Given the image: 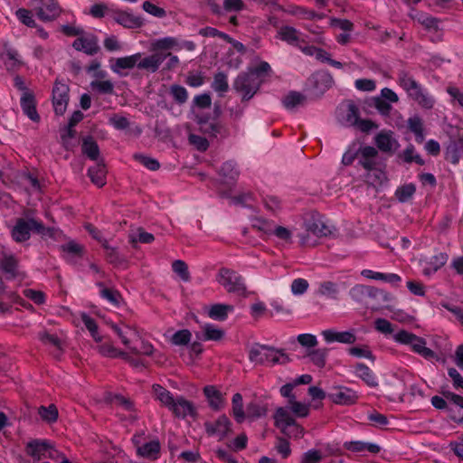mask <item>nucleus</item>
<instances>
[{
  "label": "nucleus",
  "instance_id": "f257e3e1",
  "mask_svg": "<svg viewBox=\"0 0 463 463\" xmlns=\"http://www.w3.org/2000/svg\"><path fill=\"white\" fill-rule=\"evenodd\" d=\"M309 405L298 402L296 399L288 401V407H279L274 412L275 426L285 435H290L289 428L295 430L296 437H303L304 429L293 418L290 412L298 418H305L309 414Z\"/></svg>",
  "mask_w": 463,
  "mask_h": 463
},
{
  "label": "nucleus",
  "instance_id": "f03ea898",
  "mask_svg": "<svg viewBox=\"0 0 463 463\" xmlns=\"http://www.w3.org/2000/svg\"><path fill=\"white\" fill-rule=\"evenodd\" d=\"M306 232L298 233L299 243L303 247H314L317 244V239L332 234L334 226L329 221L318 213H311L304 221Z\"/></svg>",
  "mask_w": 463,
  "mask_h": 463
},
{
  "label": "nucleus",
  "instance_id": "7ed1b4c3",
  "mask_svg": "<svg viewBox=\"0 0 463 463\" xmlns=\"http://www.w3.org/2000/svg\"><path fill=\"white\" fill-rule=\"evenodd\" d=\"M249 360L256 364L274 365L286 364L288 358L283 350L267 345L254 344L249 351Z\"/></svg>",
  "mask_w": 463,
  "mask_h": 463
},
{
  "label": "nucleus",
  "instance_id": "20e7f679",
  "mask_svg": "<svg viewBox=\"0 0 463 463\" xmlns=\"http://www.w3.org/2000/svg\"><path fill=\"white\" fill-rule=\"evenodd\" d=\"M393 339L396 343L409 345L413 353L425 359L430 360L436 357L435 352L426 346V340L411 332L402 329L393 335Z\"/></svg>",
  "mask_w": 463,
  "mask_h": 463
},
{
  "label": "nucleus",
  "instance_id": "39448f33",
  "mask_svg": "<svg viewBox=\"0 0 463 463\" xmlns=\"http://www.w3.org/2000/svg\"><path fill=\"white\" fill-rule=\"evenodd\" d=\"M217 280L228 292L235 293L238 296H246L245 280L237 271L222 268L219 269Z\"/></svg>",
  "mask_w": 463,
  "mask_h": 463
},
{
  "label": "nucleus",
  "instance_id": "423d86ee",
  "mask_svg": "<svg viewBox=\"0 0 463 463\" xmlns=\"http://www.w3.org/2000/svg\"><path fill=\"white\" fill-rule=\"evenodd\" d=\"M442 396L435 395L431 397V405L438 410H446L452 411L451 406L454 405L463 410V396L450 391H442ZM450 419L458 424L463 425V415L459 418L450 415Z\"/></svg>",
  "mask_w": 463,
  "mask_h": 463
},
{
  "label": "nucleus",
  "instance_id": "0eeeda50",
  "mask_svg": "<svg viewBox=\"0 0 463 463\" xmlns=\"http://www.w3.org/2000/svg\"><path fill=\"white\" fill-rule=\"evenodd\" d=\"M166 57H169L165 65L164 70L171 71L176 68L180 62L179 58L172 53L155 52L149 56L145 57L138 64L137 69L146 70L149 72H156Z\"/></svg>",
  "mask_w": 463,
  "mask_h": 463
},
{
  "label": "nucleus",
  "instance_id": "6e6552de",
  "mask_svg": "<svg viewBox=\"0 0 463 463\" xmlns=\"http://www.w3.org/2000/svg\"><path fill=\"white\" fill-rule=\"evenodd\" d=\"M262 82V80L253 77L249 71L241 72L235 79L233 88L237 92L241 93L243 101H248L257 93Z\"/></svg>",
  "mask_w": 463,
  "mask_h": 463
},
{
  "label": "nucleus",
  "instance_id": "1a4fd4ad",
  "mask_svg": "<svg viewBox=\"0 0 463 463\" xmlns=\"http://www.w3.org/2000/svg\"><path fill=\"white\" fill-rule=\"evenodd\" d=\"M399 101L398 95L389 88L381 90L380 96L373 97L371 106H373L380 115L388 117L392 109V103Z\"/></svg>",
  "mask_w": 463,
  "mask_h": 463
},
{
  "label": "nucleus",
  "instance_id": "9d476101",
  "mask_svg": "<svg viewBox=\"0 0 463 463\" xmlns=\"http://www.w3.org/2000/svg\"><path fill=\"white\" fill-rule=\"evenodd\" d=\"M69 86L56 80L52 88V106L56 115L62 116L66 111L69 102Z\"/></svg>",
  "mask_w": 463,
  "mask_h": 463
},
{
  "label": "nucleus",
  "instance_id": "9b49d317",
  "mask_svg": "<svg viewBox=\"0 0 463 463\" xmlns=\"http://www.w3.org/2000/svg\"><path fill=\"white\" fill-rule=\"evenodd\" d=\"M350 297L356 302H364L367 298H380L383 301H388V294L373 286H366L357 284L354 286L349 291Z\"/></svg>",
  "mask_w": 463,
  "mask_h": 463
},
{
  "label": "nucleus",
  "instance_id": "f8f14e48",
  "mask_svg": "<svg viewBox=\"0 0 463 463\" xmlns=\"http://www.w3.org/2000/svg\"><path fill=\"white\" fill-rule=\"evenodd\" d=\"M33 223H37V220L30 219H17L15 225L11 231L12 238L16 242H24L31 237V232H36V227Z\"/></svg>",
  "mask_w": 463,
  "mask_h": 463
},
{
  "label": "nucleus",
  "instance_id": "ddd939ff",
  "mask_svg": "<svg viewBox=\"0 0 463 463\" xmlns=\"http://www.w3.org/2000/svg\"><path fill=\"white\" fill-rule=\"evenodd\" d=\"M327 396L332 402L345 406L356 403L359 398L354 390L346 386H336Z\"/></svg>",
  "mask_w": 463,
  "mask_h": 463
},
{
  "label": "nucleus",
  "instance_id": "4468645a",
  "mask_svg": "<svg viewBox=\"0 0 463 463\" xmlns=\"http://www.w3.org/2000/svg\"><path fill=\"white\" fill-rule=\"evenodd\" d=\"M35 7L37 17L43 22H52L61 14V7L57 0H38Z\"/></svg>",
  "mask_w": 463,
  "mask_h": 463
},
{
  "label": "nucleus",
  "instance_id": "2eb2a0df",
  "mask_svg": "<svg viewBox=\"0 0 463 463\" xmlns=\"http://www.w3.org/2000/svg\"><path fill=\"white\" fill-rule=\"evenodd\" d=\"M204 426L208 435H216L220 439L232 432V421L225 414L219 416L214 421L205 422Z\"/></svg>",
  "mask_w": 463,
  "mask_h": 463
},
{
  "label": "nucleus",
  "instance_id": "dca6fc26",
  "mask_svg": "<svg viewBox=\"0 0 463 463\" xmlns=\"http://www.w3.org/2000/svg\"><path fill=\"white\" fill-rule=\"evenodd\" d=\"M52 449V443L47 439H34L25 445V453L35 461L46 458L47 452Z\"/></svg>",
  "mask_w": 463,
  "mask_h": 463
},
{
  "label": "nucleus",
  "instance_id": "f3484780",
  "mask_svg": "<svg viewBox=\"0 0 463 463\" xmlns=\"http://www.w3.org/2000/svg\"><path fill=\"white\" fill-rule=\"evenodd\" d=\"M176 418L184 419L187 416L195 418L197 411L194 403L182 395H176L173 407L169 410Z\"/></svg>",
  "mask_w": 463,
  "mask_h": 463
},
{
  "label": "nucleus",
  "instance_id": "a211bd4d",
  "mask_svg": "<svg viewBox=\"0 0 463 463\" xmlns=\"http://www.w3.org/2000/svg\"><path fill=\"white\" fill-rule=\"evenodd\" d=\"M378 151L371 146H363L358 149V164L367 171L377 169Z\"/></svg>",
  "mask_w": 463,
  "mask_h": 463
},
{
  "label": "nucleus",
  "instance_id": "6ab92c4d",
  "mask_svg": "<svg viewBox=\"0 0 463 463\" xmlns=\"http://www.w3.org/2000/svg\"><path fill=\"white\" fill-rule=\"evenodd\" d=\"M352 373L362 380L368 387L379 386V380L374 372L364 363H356L352 366Z\"/></svg>",
  "mask_w": 463,
  "mask_h": 463
},
{
  "label": "nucleus",
  "instance_id": "aec40b11",
  "mask_svg": "<svg viewBox=\"0 0 463 463\" xmlns=\"http://www.w3.org/2000/svg\"><path fill=\"white\" fill-rule=\"evenodd\" d=\"M72 47L88 55H95L99 51V41L96 35L88 34L78 37L72 43Z\"/></svg>",
  "mask_w": 463,
  "mask_h": 463
},
{
  "label": "nucleus",
  "instance_id": "412c9836",
  "mask_svg": "<svg viewBox=\"0 0 463 463\" xmlns=\"http://www.w3.org/2000/svg\"><path fill=\"white\" fill-rule=\"evenodd\" d=\"M303 33L293 26L282 25L278 31V37L288 44L298 47L300 43H306L302 38Z\"/></svg>",
  "mask_w": 463,
  "mask_h": 463
},
{
  "label": "nucleus",
  "instance_id": "4be33fe9",
  "mask_svg": "<svg viewBox=\"0 0 463 463\" xmlns=\"http://www.w3.org/2000/svg\"><path fill=\"white\" fill-rule=\"evenodd\" d=\"M36 100L32 91H24L20 99L21 109L32 121L39 122L40 116L36 109Z\"/></svg>",
  "mask_w": 463,
  "mask_h": 463
},
{
  "label": "nucleus",
  "instance_id": "5701e85b",
  "mask_svg": "<svg viewBox=\"0 0 463 463\" xmlns=\"http://www.w3.org/2000/svg\"><path fill=\"white\" fill-rule=\"evenodd\" d=\"M322 335L325 341L328 344L331 343H341V344H354L356 342V335L354 331H335L332 329H326L322 332Z\"/></svg>",
  "mask_w": 463,
  "mask_h": 463
},
{
  "label": "nucleus",
  "instance_id": "b1692460",
  "mask_svg": "<svg viewBox=\"0 0 463 463\" xmlns=\"http://www.w3.org/2000/svg\"><path fill=\"white\" fill-rule=\"evenodd\" d=\"M142 53L137 52L132 55L119 57L115 59L114 63L110 65V69L114 73L121 74L120 70H131L137 67V64L143 60Z\"/></svg>",
  "mask_w": 463,
  "mask_h": 463
},
{
  "label": "nucleus",
  "instance_id": "393cba45",
  "mask_svg": "<svg viewBox=\"0 0 463 463\" xmlns=\"http://www.w3.org/2000/svg\"><path fill=\"white\" fill-rule=\"evenodd\" d=\"M112 17L117 24L126 28H139L143 24L140 17L122 10H113Z\"/></svg>",
  "mask_w": 463,
  "mask_h": 463
},
{
  "label": "nucleus",
  "instance_id": "a878e982",
  "mask_svg": "<svg viewBox=\"0 0 463 463\" xmlns=\"http://www.w3.org/2000/svg\"><path fill=\"white\" fill-rule=\"evenodd\" d=\"M161 444L157 439L146 442L137 448L139 457L156 460L160 457Z\"/></svg>",
  "mask_w": 463,
  "mask_h": 463
},
{
  "label": "nucleus",
  "instance_id": "bb28decb",
  "mask_svg": "<svg viewBox=\"0 0 463 463\" xmlns=\"http://www.w3.org/2000/svg\"><path fill=\"white\" fill-rule=\"evenodd\" d=\"M344 448L351 452H364L367 451L371 454H378L381 451V447L373 442H366L362 440L345 441Z\"/></svg>",
  "mask_w": 463,
  "mask_h": 463
},
{
  "label": "nucleus",
  "instance_id": "cd10ccee",
  "mask_svg": "<svg viewBox=\"0 0 463 463\" xmlns=\"http://www.w3.org/2000/svg\"><path fill=\"white\" fill-rule=\"evenodd\" d=\"M99 288V297L115 307H118L123 300L120 292L112 288H106L104 283L99 281L96 283Z\"/></svg>",
  "mask_w": 463,
  "mask_h": 463
},
{
  "label": "nucleus",
  "instance_id": "c85d7f7f",
  "mask_svg": "<svg viewBox=\"0 0 463 463\" xmlns=\"http://www.w3.org/2000/svg\"><path fill=\"white\" fill-rule=\"evenodd\" d=\"M361 275L366 279L382 280L392 286H397L402 281L401 276L395 273H383L372 269H363Z\"/></svg>",
  "mask_w": 463,
  "mask_h": 463
},
{
  "label": "nucleus",
  "instance_id": "c756f323",
  "mask_svg": "<svg viewBox=\"0 0 463 463\" xmlns=\"http://www.w3.org/2000/svg\"><path fill=\"white\" fill-rule=\"evenodd\" d=\"M203 394L206 397L209 406L213 411H220L223 405L222 393L213 385H206L203 388Z\"/></svg>",
  "mask_w": 463,
  "mask_h": 463
},
{
  "label": "nucleus",
  "instance_id": "7c9ffc66",
  "mask_svg": "<svg viewBox=\"0 0 463 463\" xmlns=\"http://www.w3.org/2000/svg\"><path fill=\"white\" fill-rule=\"evenodd\" d=\"M219 174L226 179V184H234L240 175L237 163L233 160L224 162L220 168Z\"/></svg>",
  "mask_w": 463,
  "mask_h": 463
},
{
  "label": "nucleus",
  "instance_id": "2f4dec72",
  "mask_svg": "<svg viewBox=\"0 0 463 463\" xmlns=\"http://www.w3.org/2000/svg\"><path fill=\"white\" fill-rule=\"evenodd\" d=\"M313 80L314 87L320 95L329 90L334 83L332 75L327 71H321L314 74Z\"/></svg>",
  "mask_w": 463,
  "mask_h": 463
},
{
  "label": "nucleus",
  "instance_id": "473e14b6",
  "mask_svg": "<svg viewBox=\"0 0 463 463\" xmlns=\"http://www.w3.org/2000/svg\"><path fill=\"white\" fill-rule=\"evenodd\" d=\"M0 268L7 279H14L17 275L18 261L13 254H3L0 259Z\"/></svg>",
  "mask_w": 463,
  "mask_h": 463
},
{
  "label": "nucleus",
  "instance_id": "72a5a7b5",
  "mask_svg": "<svg viewBox=\"0 0 463 463\" xmlns=\"http://www.w3.org/2000/svg\"><path fill=\"white\" fill-rule=\"evenodd\" d=\"M106 175L107 170L103 163H98L88 169V176L98 187H103L106 184Z\"/></svg>",
  "mask_w": 463,
  "mask_h": 463
},
{
  "label": "nucleus",
  "instance_id": "f704fd0d",
  "mask_svg": "<svg viewBox=\"0 0 463 463\" xmlns=\"http://www.w3.org/2000/svg\"><path fill=\"white\" fill-rule=\"evenodd\" d=\"M81 151L83 155L92 161H97L99 156V145L91 136L82 138Z\"/></svg>",
  "mask_w": 463,
  "mask_h": 463
},
{
  "label": "nucleus",
  "instance_id": "c9c22d12",
  "mask_svg": "<svg viewBox=\"0 0 463 463\" xmlns=\"http://www.w3.org/2000/svg\"><path fill=\"white\" fill-rule=\"evenodd\" d=\"M407 127L408 129L414 134L415 136V141L418 144H420L424 140V128H423V121L421 118L418 115H414L412 117H410L407 119Z\"/></svg>",
  "mask_w": 463,
  "mask_h": 463
},
{
  "label": "nucleus",
  "instance_id": "e433bc0d",
  "mask_svg": "<svg viewBox=\"0 0 463 463\" xmlns=\"http://www.w3.org/2000/svg\"><path fill=\"white\" fill-rule=\"evenodd\" d=\"M153 391L156 399L159 401L163 406L166 407L168 410H170V407H173L175 397H174L170 391L159 384H154Z\"/></svg>",
  "mask_w": 463,
  "mask_h": 463
},
{
  "label": "nucleus",
  "instance_id": "4c0bfd02",
  "mask_svg": "<svg viewBox=\"0 0 463 463\" xmlns=\"http://www.w3.org/2000/svg\"><path fill=\"white\" fill-rule=\"evenodd\" d=\"M232 414L237 423H242L246 418L242 395L239 392L233 394L232 399Z\"/></svg>",
  "mask_w": 463,
  "mask_h": 463
},
{
  "label": "nucleus",
  "instance_id": "58836bf2",
  "mask_svg": "<svg viewBox=\"0 0 463 463\" xmlns=\"http://www.w3.org/2000/svg\"><path fill=\"white\" fill-rule=\"evenodd\" d=\"M396 141L392 138V133L382 131L375 137V145L379 150L385 153L392 151V146Z\"/></svg>",
  "mask_w": 463,
  "mask_h": 463
},
{
  "label": "nucleus",
  "instance_id": "ea45409f",
  "mask_svg": "<svg viewBox=\"0 0 463 463\" xmlns=\"http://www.w3.org/2000/svg\"><path fill=\"white\" fill-rule=\"evenodd\" d=\"M233 310V307L225 304H214L208 312L209 317L216 321H224L228 317V313Z\"/></svg>",
  "mask_w": 463,
  "mask_h": 463
},
{
  "label": "nucleus",
  "instance_id": "a19ab883",
  "mask_svg": "<svg viewBox=\"0 0 463 463\" xmlns=\"http://www.w3.org/2000/svg\"><path fill=\"white\" fill-rule=\"evenodd\" d=\"M97 350L98 352L104 357L109 358H118L121 357L126 359L128 357V354L118 348H116L112 344L110 343H98Z\"/></svg>",
  "mask_w": 463,
  "mask_h": 463
},
{
  "label": "nucleus",
  "instance_id": "79ce46f5",
  "mask_svg": "<svg viewBox=\"0 0 463 463\" xmlns=\"http://www.w3.org/2000/svg\"><path fill=\"white\" fill-rule=\"evenodd\" d=\"M80 318L87 330L90 332L91 337L96 343L102 341V336L99 334V326L96 320L88 315L86 312L80 314Z\"/></svg>",
  "mask_w": 463,
  "mask_h": 463
},
{
  "label": "nucleus",
  "instance_id": "37998d69",
  "mask_svg": "<svg viewBox=\"0 0 463 463\" xmlns=\"http://www.w3.org/2000/svg\"><path fill=\"white\" fill-rule=\"evenodd\" d=\"M102 248L106 251V259L110 264L120 266L127 263V259L119 253L117 248L110 246L109 242L104 243Z\"/></svg>",
  "mask_w": 463,
  "mask_h": 463
},
{
  "label": "nucleus",
  "instance_id": "c03bdc74",
  "mask_svg": "<svg viewBox=\"0 0 463 463\" xmlns=\"http://www.w3.org/2000/svg\"><path fill=\"white\" fill-rule=\"evenodd\" d=\"M447 260L448 255L443 252L432 256L428 262L430 267L424 269V273L429 275L437 272L446 264Z\"/></svg>",
  "mask_w": 463,
  "mask_h": 463
},
{
  "label": "nucleus",
  "instance_id": "a18cd8bd",
  "mask_svg": "<svg viewBox=\"0 0 463 463\" xmlns=\"http://www.w3.org/2000/svg\"><path fill=\"white\" fill-rule=\"evenodd\" d=\"M398 83L401 88L408 94L411 90H415L420 84L408 71H401L398 73Z\"/></svg>",
  "mask_w": 463,
  "mask_h": 463
},
{
  "label": "nucleus",
  "instance_id": "49530a36",
  "mask_svg": "<svg viewBox=\"0 0 463 463\" xmlns=\"http://www.w3.org/2000/svg\"><path fill=\"white\" fill-rule=\"evenodd\" d=\"M212 88L216 92H218L220 96H222L223 93L227 92L229 90L227 74L223 71H218L215 73L212 83Z\"/></svg>",
  "mask_w": 463,
  "mask_h": 463
},
{
  "label": "nucleus",
  "instance_id": "de8ad7c7",
  "mask_svg": "<svg viewBox=\"0 0 463 463\" xmlns=\"http://www.w3.org/2000/svg\"><path fill=\"white\" fill-rule=\"evenodd\" d=\"M347 353L349 355L357 357V358H365L374 363L376 357L370 350L368 345H361V346H352L347 349Z\"/></svg>",
  "mask_w": 463,
  "mask_h": 463
},
{
  "label": "nucleus",
  "instance_id": "09e8293b",
  "mask_svg": "<svg viewBox=\"0 0 463 463\" xmlns=\"http://www.w3.org/2000/svg\"><path fill=\"white\" fill-rule=\"evenodd\" d=\"M306 100L305 95L298 91H289L283 99V105L288 109H292Z\"/></svg>",
  "mask_w": 463,
  "mask_h": 463
},
{
  "label": "nucleus",
  "instance_id": "8fccbe9b",
  "mask_svg": "<svg viewBox=\"0 0 463 463\" xmlns=\"http://www.w3.org/2000/svg\"><path fill=\"white\" fill-rule=\"evenodd\" d=\"M416 186L412 183L399 186L395 191V196L401 203L408 202L415 194Z\"/></svg>",
  "mask_w": 463,
  "mask_h": 463
},
{
  "label": "nucleus",
  "instance_id": "3c124183",
  "mask_svg": "<svg viewBox=\"0 0 463 463\" xmlns=\"http://www.w3.org/2000/svg\"><path fill=\"white\" fill-rule=\"evenodd\" d=\"M15 16L20 23L30 28H36L37 24L33 18V14L31 10L26 8H18L15 11Z\"/></svg>",
  "mask_w": 463,
  "mask_h": 463
},
{
  "label": "nucleus",
  "instance_id": "603ef678",
  "mask_svg": "<svg viewBox=\"0 0 463 463\" xmlns=\"http://www.w3.org/2000/svg\"><path fill=\"white\" fill-rule=\"evenodd\" d=\"M178 46V41L175 37L167 36L161 39L156 40L153 43V50L155 51H165L171 49H176Z\"/></svg>",
  "mask_w": 463,
  "mask_h": 463
},
{
  "label": "nucleus",
  "instance_id": "864d4df0",
  "mask_svg": "<svg viewBox=\"0 0 463 463\" xmlns=\"http://www.w3.org/2000/svg\"><path fill=\"white\" fill-rule=\"evenodd\" d=\"M249 72L253 77L263 80L262 78L269 76L272 72V69L269 62L261 61L258 65L250 68Z\"/></svg>",
  "mask_w": 463,
  "mask_h": 463
},
{
  "label": "nucleus",
  "instance_id": "5fc2aeb1",
  "mask_svg": "<svg viewBox=\"0 0 463 463\" xmlns=\"http://www.w3.org/2000/svg\"><path fill=\"white\" fill-rule=\"evenodd\" d=\"M203 340L204 341H218L222 338L224 332L212 324H206L203 326Z\"/></svg>",
  "mask_w": 463,
  "mask_h": 463
},
{
  "label": "nucleus",
  "instance_id": "6e6d98bb",
  "mask_svg": "<svg viewBox=\"0 0 463 463\" xmlns=\"http://www.w3.org/2000/svg\"><path fill=\"white\" fill-rule=\"evenodd\" d=\"M318 293L329 298H336L338 295V288L335 282L324 281L319 285Z\"/></svg>",
  "mask_w": 463,
  "mask_h": 463
},
{
  "label": "nucleus",
  "instance_id": "4d7b16f0",
  "mask_svg": "<svg viewBox=\"0 0 463 463\" xmlns=\"http://www.w3.org/2000/svg\"><path fill=\"white\" fill-rule=\"evenodd\" d=\"M155 240V237L152 233L144 231L143 229H138L137 237L129 236V243L133 248H137V243L149 244L152 243Z\"/></svg>",
  "mask_w": 463,
  "mask_h": 463
},
{
  "label": "nucleus",
  "instance_id": "13d9d810",
  "mask_svg": "<svg viewBox=\"0 0 463 463\" xmlns=\"http://www.w3.org/2000/svg\"><path fill=\"white\" fill-rule=\"evenodd\" d=\"M265 208L274 215L278 214L282 209L281 200L275 195H267L263 198Z\"/></svg>",
  "mask_w": 463,
  "mask_h": 463
},
{
  "label": "nucleus",
  "instance_id": "bf43d9fd",
  "mask_svg": "<svg viewBox=\"0 0 463 463\" xmlns=\"http://www.w3.org/2000/svg\"><path fill=\"white\" fill-rule=\"evenodd\" d=\"M39 414L43 420L49 423L55 422L58 419V410L53 404L48 407L41 406L39 408Z\"/></svg>",
  "mask_w": 463,
  "mask_h": 463
},
{
  "label": "nucleus",
  "instance_id": "052dcab7",
  "mask_svg": "<svg viewBox=\"0 0 463 463\" xmlns=\"http://www.w3.org/2000/svg\"><path fill=\"white\" fill-rule=\"evenodd\" d=\"M172 269L175 273H176L180 277V279L183 281L187 282L190 280V273L188 270V266L184 260H176L173 261Z\"/></svg>",
  "mask_w": 463,
  "mask_h": 463
},
{
  "label": "nucleus",
  "instance_id": "680f3d73",
  "mask_svg": "<svg viewBox=\"0 0 463 463\" xmlns=\"http://www.w3.org/2000/svg\"><path fill=\"white\" fill-rule=\"evenodd\" d=\"M90 87L100 94H113L114 85L110 80H92Z\"/></svg>",
  "mask_w": 463,
  "mask_h": 463
},
{
  "label": "nucleus",
  "instance_id": "e2e57ef3",
  "mask_svg": "<svg viewBox=\"0 0 463 463\" xmlns=\"http://www.w3.org/2000/svg\"><path fill=\"white\" fill-rule=\"evenodd\" d=\"M170 93L173 96L175 101L178 104H184L188 99V91L184 87L181 85H172L170 88Z\"/></svg>",
  "mask_w": 463,
  "mask_h": 463
},
{
  "label": "nucleus",
  "instance_id": "0e129e2a",
  "mask_svg": "<svg viewBox=\"0 0 463 463\" xmlns=\"http://www.w3.org/2000/svg\"><path fill=\"white\" fill-rule=\"evenodd\" d=\"M247 416L251 419H258L266 415V408L256 402H250L246 407Z\"/></svg>",
  "mask_w": 463,
  "mask_h": 463
},
{
  "label": "nucleus",
  "instance_id": "69168bd1",
  "mask_svg": "<svg viewBox=\"0 0 463 463\" xmlns=\"http://www.w3.org/2000/svg\"><path fill=\"white\" fill-rule=\"evenodd\" d=\"M328 354V350L326 348H319L313 350L310 354V360L312 363L319 368H323L326 364V356Z\"/></svg>",
  "mask_w": 463,
  "mask_h": 463
},
{
  "label": "nucleus",
  "instance_id": "338daca9",
  "mask_svg": "<svg viewBox=\"0 0 463 463\" xmlns=\"http://www.w3.org/2000/svg\"><path fill=\"white\" fill-rule=\"evenodd\" d=\"M191 337L192 334L188 329H181L173 335L171 342L175 345H186L191 341Z\"/></svg>",
  "mask_w": 463,
  "mask_h": 463
},
{
  "label": "nucleus",
  "instance_id": "774afa93",
  "mask_svg": "<svg viewBox=\"0 0 463 463\" xmlns=\"http://www.w3.org/2000/svg\"><path fill=\"white\" fill-rule=\"evenodd\" d=\"M322 453L317 449H309L302 454L299 463H320Z\"/></svg>",
  "mask_w": 463,
  "mask_h": 463
}]
</instances>
